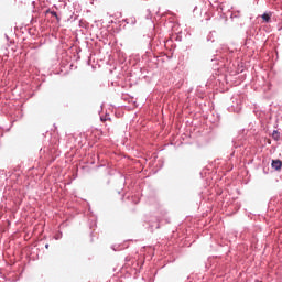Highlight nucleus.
Instances as JSON below:
<instances>
[{
	"label": "nucleus",
	"mask_w": 282,
	"mask_h": 282,
	"mask_svg": "<svg viewBox=\"0 0 282 282\" xmlns=\"http://www.w3.org/2000/svg\"><path fill=\"white\" fill-rule=\"evenodd\" d=\"M272 169H274V171H281L282 167V162L281 160H273L271 163Z\"/></svg>",
	"instance_id": "nucleus-1"
},
{
	"label": "nucleus",
	"mask_w": 282,
	"mask_h": 282,
	"mask_svg": "<svg viewBox=\"0 0 282 282\" xmlns=\"http://www.w3.org/2000/svg\"><path fill=\"white\" fill-rule=\"evenodd\" d=\"M262 19H263V21H265V23H270L271 15L268 13H263Z\"/></svg>",
	"instance_id": "nucleus-2"
},
{
	"label": "nucleus",
	"mask_w": 282,
	"mask_h": 282,
	"mask_svg": "<svg viewBox=\"0 0 282 282\" xmlns=\"http://www.w3.org/2000/svg\"><path fill=\"white\" fill-rule=\"evenodd\" d=\"M52 17H55L56 19H58V14L55 11L51 12Z\"/></svg>",
	"instance_id": "nucleus-3"
},
{
	"label": "nucleus",
	"mask_w": 282,
	"mask_h": 282,
	"mask_svg": "<svg viewBox=\"0 0 282 282\" xmlns=\"http://www.w3.org/2000/svg\"><path fill=\"white\" fill-rule=\"evenodd\" d=\"M45 248H50V245H45Z\"/></svg>",
	"instance_id": "nucleus-4"
}]
</instances>
